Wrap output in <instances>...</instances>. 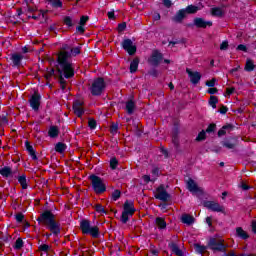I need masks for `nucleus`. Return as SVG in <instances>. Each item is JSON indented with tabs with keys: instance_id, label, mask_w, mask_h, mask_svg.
I'll return each instance as SVG.
<instances>
[{
	"instance_id": "obj_37",
	"label": "nucleus",
	"mask_w": 256,
	"mask_h": 256,
	"mask_svg": "<svg viewBox=\"0 0 256 256\" xmlns=\"http://www.w3.org/2000/svg\"><path fill=\"white\" fill-rule=\"evenodd\" d=\"M23 245H25V242H23V239L18 238V239H16L15 244L13 245V247L16 251H19V250L23 249Z\"/></svg>"
},
{
	"instance_id": "obj_8",
	"label": "nucleus",
	"mask_w": 256,
	"mask_h": 256,
	"mask_svg": "<svg viewBox=\"0 0 256 256\" xmlns=\"http://www.w3.org/2000/svg\"><path fill=\"white\" fill-rule=\"evenodd\" d=\"M155 199H158V201H163L164 203H167V201L171 200V194L167 193V190L165 189V185L161 184L156 189V194L154 195Z\"/></svg>"
},
{
	"instance_id": "obj_28",
	"label": "nucleus",
	"mask_w": 256,
	"mask_h": 256,
	"mask_svg": "<svg viewBox=\"0 0 256 256\" xmlns=\"http://www.w3.org/2000/svg\"><path fill=\"white\" fill-rule=\"evenodd\" d=\"M210 13L212 17H223V15H225L223 9H221L220 7L211 8Z\"/></svg>"
},
{
	"instance_id": "obj_62",
	"label": "nucleus",
	"mask_w": 256,
	"mask_h": 256,
	"mask_svg": "<svg viewBox=\"0 0 256 256\" xmlns=\"http://www.w3.org/2000/svg\"><path fill=\"white\" fill-rule=\"evenodd\" d=\"M236 49L237 51H243L244 53H247V46L244 44H239Z\"/></svg>"
},
{
	"instance_id": "obj_18",
	"label": "nucleus",
	"mask_w": 256,
	"mask_h": 256,
	"mask_svg": "<svg viewBox=\"0 0 256 256\" xmlns=\"http://www.w3.org/2000/svg\"><path fill=\"white\" fill-rule=\"evenodd\" d=\"M185 17H187V12H185L183 8L176 12V14L172 17V21H174V23H183Z\"/></svg>"
},
{
	"instance_id": "obj_44",
	"label": "nucleus",
	"mask_w": 256,
	"mask_h": 256,
	"mask_svg": "<svg viewBox=\"0 0 256 256\" xmlns=\"http://www.w3.org/2000/svg\"><path fill=\"white\" fill-rule=\"evenodd\" d=\"M63 23L64 25H67L68 28H71L73 27V19L71 18V16H65L64 19H63Z\"/></svg>"
},
{
	"instance_id": "obj_11",
	"label": "nucleus",
	"mask_w": 256,
	"mask_h": 256,
	"mask_svg": "<svg viewBox=\"0 0 256 256\" xmlns=\"http://www.w3.org/2000/svg\"><path fill=\"white\" fill-rule=\"evenodd\" d=\"M161 61H163V53L159 52V50H154L148 59V63L152 65V67H159Z\"/></svg>"
},
{
	"instance_id": "obj_17",
	"label": "nucleus",
	"mask_w": 256,
	"mask_h": 256,
	"mask_svg": "<svg viewBox=\"0 0 256 256\" xmlns=\"http://www.w3.org/2000/svg\"><path fill=\"white\" fill-rule=\"evenodd\" d=\"M234 237H236V239H241L242 241H247L251 236L243 229V227H236Z\"/></svg>"
},
{
	"instance_id": "obj_6",
	"label": "nucleus",
	"mask_w": 256,
	"mask_h": 256,
	"mask_svg": "<svg viewBox=\"0 0 256 256\" xmlns=\"http://www.w3.org/2000/svg\"><path fill=\"white\" fill-rule=\"evenodd\" d=\"M186 27L190 29H193V27H195L196 29H207V27H213V21H207L204 18L195 17L193 19V23L186 24Z\"/></svg>"
},
{
	"instance_id": "obj_16",
	"label": "nucleus",
	"mask_w": 256,
	"mask_h": 256,
	"mask_svg": "<svg viewBox=\"0 0 256 256\" xmlns=\"http://www.w3.org/2000/svg\"><path fill=\"white\" fill-rule=\"evenodd\" d=\"M123 211L129 213L130 217H133L137 211V209H135V203L132 200H126L123 204Z\"/></svg>"
},
{
	"instance_id": "obj_27",
	"label": "nucleus",
	"mask_w": 256,
	"mask_h": 256,
	"mask_svg": "<svg viewBox=\"0 0 256 256\" xmlns=\"http://www.w3.org/2000/svg\"><path fill=\"white\" fill-rule=\"evenodd\" d=\"M184 11L186 15H195V13L199 11V8L198 6L191 4V5H188L186 8H184Z\"/></svg>"
},
{
	"instance_id": "obj_50",
	"label": "nucleus",
	"mask_w": 256,
	"mask_h": 256,
	"mask_svg": "<svg viewBox=\"0 0 256 256\" xmlns=\"http://www.w3.org/2000/svg\"><path fill=\"white\" fill-rule=\"evenodd\" d=\"M38 251H42L43 253H49V245L47 244H41L38 247Z\"/></svg>"
},
{
	"instance_id": "obj_35",
	"label": "nucleus",
	"mask_w": 256,
	"mask_h": 256,
	"mask_svg": "<svg viewBox=\"0 0 256 256\" xmlns=\"http://www.w3.org/2000/svg\"><path fill=\"white\" fill-rule=\"evenodd\" d=\"M172 143L178 153H181L179 149V135L172 134Z\"/></svg>"
},
{
	"instance_id": "obj_21",
	"label": "nucleus",
	"mask_w": 256,
	"mask_h": 256,
	"mask_svg": "<svg viewBox=\"0 0 256 256\" xmlns=\"http://www.w3.org/2000/svg\"><path fill=\"white\" fill-rule=\"evenodd\" d=\"M169 249L172 251V253L176 256H183V250H181V248H179V245H177V243L175 242H170L168 244Z\"/></svg>"
},
{
	"instance_id": "obj_25",
	"label": "nucleus",
	"mask_w": 256,
	"mask_h": 256,
	"mask_svg": "<svg viewBox=\"0 0 256 256\" xmlns=\"http://www.w3.org/2000/svg\"><path fill=\"white\" fill-rule=\"evenodd\" d=\"M48 137H50L51 139H57V137H59V127L50 126L48 130Z\"/></svg>"
},
{
	"instance_id": "obj_42",
	"label": "nucleus",
	"mask_w": 256,
	"mask_h": 256,
	"mask_svg": "<svg viewBox=\"0 0 256 256\" xmlns=\"http://www.w3.org/2000/svg\"><path fill=\"white\" fill-rule=\"evenodd\" d=\"M112 201H119L121 199V190L116 189L112 192L111 196Z\"/></svg>"
},
{
	"instance_id": "obj_59",
	"label": "nucleus",
	"mask_w": 256,
	"mask_h": 256,
	"mask_svg": "<svg viewBox=\"0 0 256 256\" xmlns=\"http://www.w3.org/2000/svg\"><path fill=\"white\" fill-rule=\"evenodd\" d=\"M227 111H229V108L225 105H222L221 108L219 109L218 113H220L221 115H225L227 113Z\"/></svg>"
},
{
	"instance_id": "obj_57",
	"label": "nucleus",
	"mask_w": 256,
	"mask_h": 256,
	"mask_svg": "<svg viewBox=\"0 0 256 256\" xmlns=\"http://www.w3.org/2000/svg\"><path fill=\"white\" fill-rule=\"evenodd\" d=\"M25 147H26V151L28 153H31L32 151H35V149L33 148V146L31 145V143H29V141L26 140L25 142Z\"/></svg>"
},
{
	"instance_id": "obj_26",
	"label": "nucleus",
	"mask_w": 256,
	"mask_h": 256,
	"mask_svg": "<svg viewBox=\"0 0 256 256\" xmlns=\"http://www.w3.org/2000/svg\"><path fill=\"white\" fill-rule=\"evenodd\" d=\"M135 107V101L128 100L126 102V112L128 113V115H133V113H135Z\"/></svg>"
},
{
	"instance_id": "obj_40",
	"label": "nucleus",
	"mask_w": 256,
	"mask_h": 256,
	"mask_svg": "<svg viewBox=\"0 0 256 256\" xmlns=\"http://www.w3.org/2000/svg\"><path fill=\"white\" fill-rule=\"evenodd\" d=\"M129 217H131V214H129L128 212L122 211V215L120 217L121 223H123L124 225L127 224L129 221Z\"/></svg>"
},
{
	"instance_id": "obj_39",
	"label": "nucleus",
	"mask_w": 256,
	"mask_h": 256,
	"mask_svg": "<svg viewBox=\"0 0 256 256\" xmlns=\"http://www.w3.org/2000/svg\"><path fill=\"white\" fill-rule=\"evenodd\" d=\"M53 75H55V68H51L49 70V68H47V73L44 74V79H46V81H51V77H53Z\"/></svg>"
},
{
	"instance_id": "obj_14",
	"label": "nucleus",
	"mask_w": 256,
	"mask_h": 256,
	"mask_svg": "<svg viewBox=\"0 0 256 256\" xmlns=\"http://www.w3.org/2000/svg\"><path fill=\"white\" fill-rule=\"evenodd\" d=\"M186 73L190 79V83L192 85H198V83L201 81L202 75L197 71H192L191 69L187 68Z\"/></svg>"
},
{
	"instance_id": "obj_9",
	"label": "nucleus",
	"mask_w": 256,
	"mask_h": 256,
	"mask_svg": "<svg viewBox=\"0 0 256 256\" xmlns=\"http://www.w3.org/2000/svg\"><path fill=\"white\" fill-rule=\"evenodd\" d=\"M122 49L128 53L131 57L137 53V45L133 44V41L129 38L124 39L121 43Z\"/></svg>"
},
{
	"instance_id": "obj_58",
	"label": "nucleus",
	"mask_w": 256,
	"mask_h": 256,
	"mask_svg": "<svg viewBox=\"0 0 256 256\" xmlns=\"http://www.w3.org/2000/svg\"><path fill=\"white\" fill-rule=\"evenodd\" d=\"M215 83H217V79L216 78H212L209 81H206V86L207 87H215Z\"/></svg>"
},
{
	"instance_id": "obj_20",
	"label": "nucleus",
	"mask_w": 256,
	"mask_h": 256,
	"mask_svg": "<svg viewBox=\"0 0 256 256\" xmlns=\"http://www.w3.org/2000/svg\"><path fill=\"white\" fill-rule=\"evenodd\" d=\"M181 223H184V225H188V227H191V225L195 223V217L190 214L184 213L181 216Z\"/></svg>"
},
{
	"instance_id": "obj_45",
	"label": "nucleus",
	"mask_w": 256,
	"mask_h": 256,
	"mask_svg": "<svg viewBox=\"0 0 256 256\" xmlns=\"http://www.w3.org/2000/svg\"><path fill=\"white\" fill-rule=\"evenodd\" d=\"M88 127L94 131V129H97V120H95L94 118H89L88 120Z\"/></svg>"
},
{
	"instance_id": "obj_19",
	"label": "nucleus",
	"mask_w": 256,
	"mask_h": 256,
	"mask_svg": "<svg viewBox=\"0 0 256 256\" xmlns=\"http://www.w3.org/2000/svg\"><path fill=\"white\" fill-rule=\"evenodd\" d=\"M237 138L232 137L222 142V147H225L226 149H235L237 147Z\"/></svg>"
},
{
	"instance_id": "obj_38",
	"label": "nucleus",
	"mask_w": 256,
	"mask_h": 256,
	"mask_svg": "<svg viewBox=\"0 0 256 256\" xmlns=\"http://www.w3.org/2000/svg\"><path fill=\"white\" fill-rule=\"evenodd\" d=\"M117 167H119V160H117V157H112L110 159V169L112 171H115V169H117Z\"/></svg>"
},
{
	"instance_id": "obj_60",
	"label": "nucleus",
	"mask_w": 256,
	"mask_h": 256,
	"mask_svg": "<svg viewBox=\"0 0 256 256\" xmlns=\"http://www.w3.org/2000/svg\"><path fill=\"white\" fill-rule=\"evenodd\" d=\"M162 3L167 9H170V7L173 5V2L171 0H162Z\"/></svg>"
},
{
	"instance_id": "obj_34",
	"label": "nucleus",
	"mask_w": 256,
	"mask_h": 256,
	"mask_svg": "<svg viewBox=\"0 0 256 256\" xmlns=\"http://www.w3.org/2000/svg\"><path fill=\"white\" fill-rule=\"evenodd\" d=\"M18 183L21 185L22 189H27L29 185H27V175L22 174L18 177Z\"/></svg>"
},
{
	"instance_id": "obj_53",
	"label": "nucleus",
	"mask_w": 256,
	"mask_h": 256,
	"mask_svg": "<svg viewBox=\"0 0 256 256\" xmlns=\"http://www.w3.org/2000/svg\"><path fill=\"white\" fill-rule=\"evenodd\" d=\"M229 49V42L228 41H223L220 44V51H227Z\"/></svg>"
},
{
	"instance_id": "obj_2",
	"label": "nucleus",
	"mask_w": 256,
	"mask_h": 256,
	"mask_svg": "<svg viewBox=\"0 0 256 256\" xmlns=\"http://www.w3.org/2000/svg\"><path fill=\"white\" fill-rule=\"evenodd\" d=\"M36 221L45 225L46 229H48L54 237L61 235V224L55 221V214H53L51 210L42 212Z\"/></svg>"
},
{
	"instance_id": "obj_33",
	"label": "nucleus",
	"mask_w": 256,
	"mask_h": 256,
	"mask_svg": "<svg viewBox=\"0 0 256 256\" xmlns=\"http://www.w3.org/2000/svg\"><path fill=\"white\" fill-rule=\"evenodd\" d=\"M244 69L248 73H251V71H255V63L253 62V60L247 59Z\"/></svg>"
},
{
	"instance_id": "obj_49",
	"label": "nucleus",
	"mask_w": 256,
	"mask_h": 256,
	"mask_svg": "<svg viewBox=\"0 0 256 256\" xmlns=\"http://www.w3.org/2000/svg\"><path fill=\"white\" fill-rule=\"evenodd\" d=\"M0 125H9V120L7 119V114L0 116Z\"/></svg>"
},
{
	"instance_id": "obj_52",
	"label": "nucleus",
	"mask_w": 256,
	"mask_h": 256,
	"mask_svg": "<svg viewBox=\"0 0 256 256\" xmlns=\"http://www.w3.org/2000/svg\"><path fill=\"white\" fill-rule=\"evenodd\" d=\"M148 75H150V77H159V71L155 68H152L150 71H148Z\"/></svg>"
},
{
	"instance_id": "obj_13",
	"label": "nucleus",
	"mask_w": 256,
	"mask_h": 256,
	"mask_svg": "<svg viewBox=\"0 0 256 256\" xmlns=\"http://www.w3.org/2000/svg\"><path fill=\"white\" fill-rule=\"evenodd\" d=\"M29 104L33 111H39V108L41 107V94L34 92L29 99Z\"/></svg>"
},
{
	"instance_id": "obj_47",
	"label": "nucleus",
	"mask_w": 256,
	"mask_h": 256,
	"mask_svg": "<svg viewBox=\"0 0 256 256\" xmlns=\"http://www.w3.org/2000/svg\"><path fill=\"white\" fill-rule=\"evenodd\" d=\"M41 17H43V19H45V12L43 10H40V12L38 14H33L31 16V19H34V21H39V19H41Z\"/></svg>"
},
{
	"instance_id": "obj_54",
	"label": "nucleus",
	"mask_w": 256,
	"mask_h": 256,
	"mask_svg": "<svg viewBox=\"0 0 256 256\" xmlns=\"http://www.w3.org/2000/svg\"><path fill=\"white\" fill-rule=\"evenodd\" d=\"M15 219L17 223H23V219H25V215H23V213H18L15 215Z\"/></svg>"
},
{
	"instance_id": "obj_56",
	"label": "nucleus",
	"mask_w": 256,
	"mask_h": 256,
	"mask_svg": "<svg viewBox=\"0 0 256 256\" xmlns=\"http://www.w3.org/2000/svg\"><path fill=\"white\" fill-rule=\"evenodd\" d=\"M28 155L31 157L32 161H38L39 157H37V152L32 150V152H28Z\"/></svg>"
},
{
	"instance_id": "obj_23",
	"label": "nucleus",
	"mask_w": 256,
	"mask_h": 256,
	"mask_svg": "<svg viewBox=\"0 0 256 256\" xmlns=\"http://www.w3.org/2000/svg\"><path fill=\"white\" fill-rule=\"evenodd\" d=\"M47 5H50L52 9H63V1L61 0H45Z\"/></svg>"
},
{
	"instance_id": "obj_61",
	"label": "nucleus",
	"mask_w": 256,
	"mask_h": 256,
	"mask_svg": "<svg viewBox=\"0 0 256 256\" xmlns=\"http://www.w3.org/2000/svg\"><path fill=\"white\" fill-rule=\"evenodd\" d=\"M76 31L77 33H80L81 35H83V33H85V26L79 24V26L76 27Z\"/></svg>"
},
{
	"instance_id": "obj_36",
	"label": "nucleus",
	"mask_w": 256,
	"mask_h": 256,
	"mask_svg": "<svg viewBox=\"0 0 256 256\" xmlns=\"http://www.w3.org/2000/svg\"><path fill=\"white\" fill-rule=\"evenodd\" d=\"M219 103V98L217 96H210L209 99V105L212 107V109H217V104Z\"/></svg>"
},
{
	"instance_id": "obj_24",
	"label": "nucleus",
	"mask_w": 256,
	"mask_h": 256,
	"mask_svg": "<svg viewBox=\"0 0 256 256\" xmlns=\"http://www.w3.org/2000/svg\"><path fill=\"white\" fill-rule=\"evenodd\" d=\"M0 175L5 179H8V177L13 176V169H11L9 166H4L3 168H0Z\"/></svg>"
},
{
	"instance_id": "obj_63",
	"label": "nucleus",
	"mask_w": 256,
	"mask_h": 256,
	"mask_svg": "<svg viewBox=\"0 0 256 256\" xmlns=\"http://www.w3.org/2000/svg\"><path fill=\"white\" fill-rule=\"evenodd\" d=\"M26 11L27 13H35V11H37V7H32V6H29V4H27Z\"/></svg>"
},
{
	"instance_id": "obj_46",
	"label": "nucleus",
	"mask_w": 256,
	"mask_h": 256,
	"mask_svg": "<svg viewBox=\"0 0 256 256\" xmlns=\"http://www.w3.org/2000/svg\"><path fill=\"white\" fill-rule=\"evenodd\" d=\"M216 130H217V124L211 123L208 125L205 131L206 133L210 134V133H215Z\"/></svg>"
},
{
	"instance_id": "obj_30",
	"label": "nucleus",
	"mask_w": 256,
	"mask_h": 256,
	"mask_svg": "<svg viewBox=\"0 0 256 256\" xmlns=\"http://www.w3.org/2000/svg\"><path fill=\"white\" fill-rule=\"evenodd\" d=\"M55 151L56 153H65V151H67V144L63 143V142H58L55 145Z\"/></svg>"
},
{
	"instance_id": "obj_48",
	"label": "nucleus",
	"mask_w": 256,
	"mask_h": 256,
	"mask_svg": "<svg viewBox=\"0 0 256 256\" xmlns=\"http://www.w3.org/2000/svg\"><path fill=\"white\" fill-rule=\"evenodd\" d=\"M117 131H119V124L112 123L111 126H110V133L112 135H117Z\"/></svg>"
},
{
	"instance_id": "obj_31",
	"label": "nucleus",
	"mask_w": 256,
	"mask_h": 256,
	"mask_svg": "<svg viewBox=\"0 0 256 256\" xmlns=\"http://www.w3.org/2000/svg\"><path fill=\"white\" fill-rule=\"evenodd\" d=\"M139 69V58H134L130 63V73H137Z\"/></svg>"
},
{
	"instance_id": "obj_64",
	"label": "nucleus",
	"mask_w": 256,
	"mask_h": 256,
	"mask_svg": "<svg viewBox=\"0 0 256 256\" xmlns=\"http://www.w3.org/2000/svg\"><path fill=\"white\" fill-rule=\"evenodd\" d=\"M250 227H251L252 233H253L254 235H256V220H252V221H251Z\"/></svg>"
},
{
	"instance_id": "obj_15",
	"label": "nucleus",
	"mask_w": 256,
	"mask_h": 256,
	"mask_svg": "<svg viewBox=\"0 0 256 256\" xmlns=\"http://www.w3.org/2000/svg\"><path fill=\"white\" fill-rule=\"evenodd\" d=\"M84 102L80 100H75L72 105V109L74 111V114L78 117H83L85 114V109H83Z\"/></svg>"
},
{
	"instance_id": "obj_1",
	"label": "nucleus",
	"mask_w": 256,
	"mask_h": 256,
	"mask_svg": "<svg viewBox=\"0 0 256 256\" xmlns=\"http://www.w3.org/2000/svg\"><path fill=\"white\" fill-rule=\"evenodd\" d=\"M82 48L83 45L81 44L75 47L71 44H62L61 52L58 53L56 59L59 65V68H57V72L59 73L58 83H60L62 91L67 89V80L65 79H73L75 77V67L71 58L81 55Z\"/></svg>"
},
{
	"instance_id": "obj_7",
	"label": "nucleus",
	"mask_w": 256,
	"mask_h": 256,
	"mask_svg": "<svg viewBox=\"0 0 256 256\" xmlns=\"http://www.w3.org/2000/svg\"><path fill=\"white\" fill-rule=\"evenodd\" d=\"M208 249H210V251H214V253H225L227 247L223 242L217 241L215 238H210L208 241Z\"/></svg>"
},
{
	"instance_id": "obj_55",
	"label": "nucleus",
	"mask_w": 256,
	"mask_h": 256,
	"mask_svg": "<svg viewBox=\"0 0 256 256\" xmlns=\"http://www.w3.org/2000/svg\"><path fill=\"white\" fill-rule=\"evenodd\" d=\"M127 29V23L126 22H122L120 24H118V31L119 33H123V31Z\"/></svg>"
},
{
	"instance_id": "obj_51",
	"label": "nucleus",
	"mask_w": 256,
	"mask_h": 256,
	"mask_svg": "<svg viewBox=\"0 0 256 256\" xmlns=\"http://www.w3.org/2000/svg\"><path fill=\"white\" fill-rule=\"evenodd\" d=\"M87 21H89V16L83 15L80 17L79 25H87Z\"/></svg>"
},
{
	"instance_id": "obj_41",
	"label": "nucleus",
	"mask_w": 256,
	"mask_h": 256,
	"mask_svg": "<svg viewBox=\"0 0 256 256\" xmlns=\"http://www.w3.org/2000/svg\"><path fill=\"white\" fill-rule=\"evenodd\" d=\"M94 209H95L96 213H100L102 215H107V210H105V208L101 204H96L94 206Z\"/></svg>"
},
{
	"instance_id": "obj_4",
	"label": "nucleus",
	"mask_w": 256,
	"mask_h": 256,
	"mask_svg": "<svg viewBox=\"0 0 256 256\" xmlns=\"http://www.w3.org/2000/svg\"><path fill=\"white\" fill-rule=\"evenodd\" d=\"M80 229L83 235H90L93 239H99L101 235L99 232V226H91V221L87 219L81 220Z\"/></svg>"
},
{
	"instance_id": "obj_29",
	"label": "nucleus",
	"mask_w": 256,
	"mask_h": 256,
	"mask_svg": "<svg viewBox=\"0 0 256 256\" xmlns=\"http://www.w3.org/2000/svg\"><path fill=\"white\" fill-rule=\"evenodd\" d=\"M194 248L196 253H198L199 255H203V253H205V251L209 249V244H207V246L201 244H194Z\"/></svg>"
},
{
	"instance_id": "obj_12",
	"label": "nucleus",
	"mask_w": 256,
	"mask_h": 256,
	"mask_svg": "<svg viewBox=\"0 0 256 256\" xmlns=\"http://www.w3.org/2000/svg\"><path fill=\"white\" fill-rule=\"evenodd\" d=\"M24 56L21 53L14 52L10 54V65L13 68L19 69L23 65Z\"/></svg>"
},
{
	"instance_id": "obj_32",
	"label": "nucleus",
	"mask_w": 256,
	"mask_h": 256,
	"mask_svg": "<svg viewBox=\"0 0 256 256\" xmlns=\"http://www.w3.org/2000/svg\"><path fill=\"white\" fill-rule=\"evenodd\" d=\"M155 222H156V225H157L158 229H161V230L162 229H167V222L165 221L164 218L157 217Z\"/></svg>"
},
{
	"instance_id": "obj_10",
	"label": "nucleus",
	"mask_w": 256,
	"mask_h": 256,
	"mask_svg": "<svg viewBox=\"0 0 256 256\" xmlns=\"http://www.w3.org/2000/svg\"><path fill=\"white\" fill-rule=\"evenodd\" d=\"M204 207L209 209V211H213L214 213H223L225 215V207L221 206L219 202L208 200L204 202Z\"/></svg>"
},
{
	"instance_id": "obj_43",
	"label": "nucleus",
	"mask_w": 256,
	"mask_h": 256,
	"mask_svg": "<svg viewBox=\"0 0 256 256\" xmlns=\"http://www.w3.org/2000/svg\"><path fill=\"white\" fill-rule=\"evenodd\" d=\"M205 139H207V132L205 130H202L198 133L196 141H205Z\"/></svg>"
},
{
	"instance_id": "obj_22",
	"label": "nucleus",
	"mask_w": 256,
	"mask_h": 256,
	"mask_svg": "<svg viewBox=\"0 0 256 256\" xmlns=\"http://www.w3.org/2000/svg\"><path fill=\"white\" fill-rule=\"evenodd\" d=\"M187 189L191 193H198L199 186L197 185V183H195V180H193L192 178H189L187 181Z\"/></svg>"
},
{
	"instance_id": "obj_3",
	"label": "nucleus",
	"mask_w": 256,
	"mask_h": 256,
	"mask_svg": "<svg viewBox=\"0 0 256 256\" xmlns=\"http://www.w3.org/2000/svg\"><path fill=\"white\" fill-rule=\"evenodd\" d=\"M105 89H107V82H105V78L103 77L95 78L89 87V91L93 97H101Z\"/></svg>"
},
{
	"instance_id": "obj_5",
	"label": "nucleus",
	"mask_w": 256,
	"mask_h": 256,
	"mask_svg": "<svg viewBox=\"0 0 256 256\" xmlns=\"http://www.w3.org/2000/svg\"><path fill=\"white\" fill-rule=\"evenodd\" d=\"M88 179L91 181L92 189L96 195H102V193L107 191V185H105L103 182V178L92 174L88 177Z\"/></svg>"
}]
</instances>
